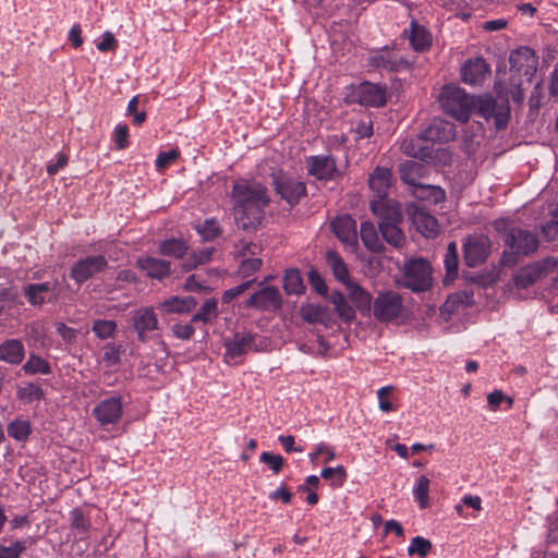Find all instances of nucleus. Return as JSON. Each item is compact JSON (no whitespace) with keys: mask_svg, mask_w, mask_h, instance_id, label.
I'll use <instances>...</instances> for the list:
<instances>
[{"mask_svg":"<svg viewBox=\"0 0 558 558\" xmlns=\"http://www.w3.org/2000/svg\"><path fill=\"white\" fill-rule=\"evenodd\" d=\"M231 197L236 226L243 230H254L260 223L264 208L270 197L265 185L257 181L239 179L234 182Z\"/></svg>","mask_w":558,"mask_h":558,"instance_id":"1","label":"nucleus"},{"mask_svg":"<svg viewBox=\"0 0 558 558\" xmlns=\"http://www.w3.org/2000/svg\"><path fill=\"white\" fill-rule=\"evenodd\" d=\"M372 211L380 218L379 231L381 238L393 247L405 243V235L399 225L402 222L400 205L396 202H372Z\"/></svg>","mask_w":558,"mask_h":558,"instance_id":"2","label":"nucleus"},{"mask_svg":"<svg viewBox=\"0 0 558 558\" xmlns=\"http://www.w3.org/2000/svg\"><path fill=\"white\" fill-rule=\"evenodd\" d=\"M438 100L442 110L448 116L461 122L469 121L472 109L475 106L474 99L464 89L456 85L444 86Z\"/></svg>","mask_w":558,"mask_h":558,"instance_id":"3","label":"nucleus"},{"mask_svg":"<svg viewBox=\"0 0 558 558\" xmlns=\"http://www.w3.org/2000/svg\"><path fill=\"white\" fill-rule=\"evenodd\" d=\"M504 241L508 247L505 251L502 260L505 264H513L512 255L526 256L538 247V239L535 233L527 229L511 227L504 233Z\"/></svg>","mask_w":558,"mask_h":558,"instance_id":"4","label":"nucleus"},{"mask_svg":"<svg viewBox=\"0 0 558 558\" xmlns=\"http://www.w3.org/2000/svg\"><path fill=\"white\" fill-rule=\"evenodd\" d=\"M371 310L374 318L384 324L403 318L405 313L402 295L393 290L379 291Z\"/></svg>","mask_w":558,"mask_h":558,"instance_id":"5","label":"nucleus"},{"mask_svg":"<svg viewBox=\"0 0 558 558\" xmlns=\"http://www.w3.org/2000/svg\"><path fill=\"white\" fill-rule=\"evenodd\" d=\"M402 286L413 292L426 291L432 287V268L423 258L411 259L404 265Z\"/></svg>","mask_w":558,"mask_h":558,"instance_id":"6","label":"nucleus"},{"mask_svg":"<svg viewBox=\"0 0 558 558\" xmlns=\"http://www.w3.org/2000/svg\"><path fill=\"white\" fill-rule=\"evenodd\" d=\"M511 77L523 76L526 83H531L536 73L538 59L529 47H520L513 50L509 57Z\"/></svg>","mask_w":558,"mask_h":558,"instance_id":"7","label":"nucleus"},{"mask_svg":"<svg viewBox=\"0 0 558 558\" xmlns=\"http://www.w3.org/2000/svg\"><path fill=\"white\" fill-rule=\"evenodd\" d=\"M492 243L485 234H472L463 243L464 259L469 267L484 263L490 254Z\"/></svg>","mask_w":558,"mask_h":558,"instance_id":"8","label":"nucleus"},{"mask_svg":"<svg viewBox=\"0 0 558 558\" xmlns=\"http://www.w3.org/2000/svg\"><path fill=\"white\" fill-rule=\"evenodd\" d=\"M107 267L108 260L104 255H89L72 266L70 276L77 284H82L95 275L105 271Z\"/></svg>","mask_w":558,"mask_h":558,"instance_id":"9","label":"nucleus"},{"mask_svg":"<svg viewBox=\"0 0 558 558\" xmlns=\"http://www.w3.org/2000/svg\"><path fill=\"white\" fill-rule=\"evenodd\" d=\"M131 323L137 339L142 342L150 340L151 332L159 329V322L153 307H141L133 311Z\"/></svg>","mask_w":558,"mask_h":558,"instance_id":"10","label":"nucleus"},{"mask_svg":"<svg viewBox=\"0 0 558 558\" xmlns=\"http://www.w3.org/2000/svg\"><path fill=\"white\" fill-rule=\"evenodd\" d=\"M476 112L486 120L494 119V123L499 130L506 128L510 117L508 104H498L492 97H480L476 102Z\"/></svg>","mask_w":558,"mask_h":558,"instance_id":"11","label":"nucleus"},{"mask_svg":"<svg viewBox=\"0 0 558 558\" xmlns=\"http://www.w3.org/2000/svg\"><path fill=\"white\" fill-rule=\"evenodd\" d=\"M282 298L279 290L274 286L263 287L259 291L252 294L245 302L246 307H253L259 311L276 312L281 308Z\"/></svg>","mask_w":558,"mask_h":558,"instance_id":"12","label":"nucleus"},{"mask_svg":"<svg viewBox=\"0 0 558 558\" xmlns=\"http://www.w3.org/2000/svg\"><path fill=\"white\" fill-rule=\"evenodd\" d=\"M272 184L281 198L291 206L298 204L306 193L305 183L290 177H274Z\"/></svg>","mask_w":558,"mask_h":558,"instance_id":"13","label":"nucleus"},{"mask_svg":"<svg viewBox=\"0 0 558 558\" xmlns=\"http://www.w3.org/2000/svg\"><path fill=\"white\" fill-rule=\"evenodd\" d=\"M123 413V403L120 396H113L100 401L93 410V415L100 425L117 424Z\"/></svg>","mask_w":558,"mask_h":558,"instance_id":"14","label":"nucleus"},{"mask_svg":"<svg viewBox=\"0 0 558 558\" xmlns=\"http://www.w3.org/2000/svg\"><path fill=\"white\" fill-rule=\"evenodd\" d=\"M50 292L48 302L54 303L59 298L58 282L29 283L24 287V295L33 306H41L46 301V294Z\"/></svg>","mask_w":558,"mask_h":558,"instance_id":"15","label":"nucleus"},{"mask_svg":"<svg viewBox=\"0 0 558 558\" xmlns=\"http://www.w3.org/2000/svg\"><path fill=\"white\" fill-rule=\"evenodd\" d=\"M489 65L478 57L468 60L461 69L462 81L470 85H481L489 75Z\"/></svg>","mask_w":558,"mask_h":558,"instance_id":"16","label":"nucleus"},{"mask_svg":"<svg viewBox=\"0 0 558 558\" xmlns=\"http://www.w3.org/2000/svg\"><path fill=\"white\" fill-rule=\"evenodd\" d=\"M356 97L361 105L383 107L386 104V87L365 82L357 87Z\"/></svg>","mask_w":558,"mask_h":558,"instance_id":"17","label":"nucleus"},{"mask_svg":"<svg viewBox=\"0 0 558 558\" xmlns=\"http://www.w3.org/2000/svg\"><path fill=\"white\" fill-rule=\"evenodd\" d=\"M300 315L306 323L322 324L326 328L331 327L335 323L330 308L318 304H302Z\"/></svg>","mask_w":558,"mask_h":558,"instance_id":"18","label":"nucleus"},{"mask_svg":"<svg viewBox=\"0 0 558 558\" xmlns=\"http://www.w3.org/2000/svg\"><path fill=\"white\" fill-rule=\"evenodd\" d=\"M432 142L424 135L404 140L401 144L402 151L413 158L427 161L433 157Z\"/></svg>","mask_w":558,"mask_h":558,"instance_id":"19","label":"nucleus"},{"mask_svg":"<svg viewBox=\"0 0 558 558\" xmlns=\"http://www.w3.org/2000/svg\"><path fill=\"white\" fill-rule=\"evenodd\" d=\"M308 173L318 180H331L338 174L336 161L330 156L311 157Z\"/></svg>","mask_w":558,"mask_h":558,"instance_id":"20","label":"nucleus"},{"mask_svg":"<svg viewBox=\"0 0 558 558\" xmlns=\"http://www.w3.org/2000/svg\"><path fill=\"white\" fill-rule=\"evenodd\" d=\"M331 228L341 242L352 246L357 244L356 222L352 217L336 218L331 222Z\"/></svg>","mask_w":558,"mask_h":558,"instance_id":"21","label":"nucleus"},{"mask_svg":"<svg viewBox=\"0 0 558 558\" xmlns=\"http://www.w3.org/2000/svg\"><path fill=\"white\" fill-rule=\"evenodd\" d=\"M368 184L371 190L377 195V202H392L386 199L391 186V172L387 168L377 167L369 175Z\"/></svg>","mask_w":558,"mask_h":558,"instance_id":"22","label":"nucleus"},{"mask_svg":"<svg viewBox=\"0 0 558 558\" xmlns=\"http://www.w3.org/2000/svg\"><path fill=\"white\" fill-rule=\"evenodd\" d=\"M197 301L193 296H170L159 303L163 314H186L196 308Z\"/></svg>","mask_w":558,"mask_h":558,"instance_id":"23","label":"nucleus"},{"mask_svg":"<svg viewBox=\"0 0 558 558\" xmlns=\"http://www.w3.org/2000/svg\"><path fill=\"white\" fill-rule=\"evenodd\" d=\"M399 172L401 180L411 186L430 187V185H425L420 181L424 177L425 167L417 161L408 160L400 163Z\"/></svg>","mask_w":558,"mask_h":558,"instance_id":"24","label":"nucleus"},{"mask_svg":"<svg viewBox=\"0 0 558 558\" xmlns=\"http://www.w3.org/2000/svg\"><path fill=\"white\" fill-rule=\"evenodd\" d=\"M411 216L413 225L423 235L432 238L438 233V222L436 218L429 215L425 209L414 207L411 211Z\"/></svg>","mask_w":558,"mask_h":558,"instance_id":"25","label":"nucleus"},{"mask_svg":"<svg viewBox=\"0 0 558 558\" xmlns=\"http://www.w3.org/2000/svg\"><path fill=\"white\" fill-rule=\"evenodd\" d=\"M254 339V335L250 332L235 333L232 340L226 342L225 357L232 360L245 354L253 345Z\"/></svg>","mask_w":558,"mask_h":558,"instance_id":"26","label":"nucleus"},{"mask_svg":"<svg viewBox=\"0 0 558 558\" xmlns=\"http://www.w3.org/2000/svg\"><path fill=\"white\" fill-rule=\"evenodd\" d=\"M368 63L373 68L383 69L390 72H397L401 69L408 68V62L405 60L389 51H384L371 57Z\"/></svg>","mask_w":558,"mask_h":558,"instance_id":"27","label":"nucleus"},{"mask_svg":"<svg viewBox=\"0 0 558 558\" xmlns=\"http://www.w3.org/2000/svg\"><path fill=\"white\" fill-rule=\"evenodd\" d=\"M424 134L430 142H448L454 138V126L444 120H434Z\"/></svg>","mask_w":558,"mask_h":558,"instance_id":"28","label":"nucleus"},{"mask_svg":"<svg viewBox=\"0 0 558 558\" xmlns=\"http://www.w3.org/2000/svg\"><path fill=\"white\" fill-rule=\"evenodd\" d=\"M361 240L364 246L375 253H379L384 250V244L378 235V232L371 221H364L360 228Z\"/></svg>","mask_w":558,"mask_h":558,"instance_id":"29","label":"nucleus"},{"mask_svg":"<svg viewBox=\"0 0 558 558\" xmlns=\"http://www.w3.org/2000/svg\"><path fill=\"white\" fill-rule=\"evenodd\" d=\"M409 39L415 51H425L432 45L430 34L424 26L417 24L415 21L411 22Z\"/></svg>","mask_w":558,"mask_h":558,"instance_id":"30","label":"nucleus"},{"mask_svg":"<svg viewBox=\"0 0 558 558\" xmlns=\"http://www.w3.org/2000/svg\"><path fill=\"white\" fill-rule=\"evenodd\" d=\"M138 265L146 274L156 279H162L170 274V263L155 257L138 259Z\"/></svg>","mask_w":558,"mask_h":558,"instance_id":"31","label":"nucleus"},{"mask_svg":"<svg viewBox=\"0 0 558 558\" xmlns=\"http://www.w3.org/2000/svg\"><path fill=\"white\" fill-rule=\"evenodd\" d=\"M344 286L347 288L349 299L357 308L371 311L374 300L365 289L352 280L348 281Z\"/></svg>","mask_w":558,"mask_h":558,"instance_id":"32","label":"nucleus"},{"mask_svg":"<svg viewBox=\"0 0 558 558\" xmlns=\"http://www.w3.org/2000/svg\"><path fill=\"white\" fill-rule=\"evenodd\" d=\"M258 250V246L254 243H243L242 245V255L245 257L239 267V272L243 277H248L255 271H257L262 266V259L258 257H246L248 254H255Z\"/></svg>","mask_w":558,"mask_h":558,"instance_id":"33","label":"nucleus"},{"mask_svg":"<svg viewBox=\"0 0 558 558\" xmlns=\"http://www.w3.org/2000/svg\"><path fill=\"white\" fill-rule=\"evenodd\" d=\"M24 347L21 341L12 339L0 344V361L19 364L24 357Z\"/></svg>","mask_w":558,"mask_h":558,"instance_id":"34","label":"nucleus"},{"mask_svg":"<svg viewBox=\"0 0 558 558\" xmlns=\"http://www.w3.org/2000/svg\"><path fill=\"white\" fill-rule=\"evenodd\" d=\"M543 268L537 265H530L520 269L513 277L517 288L525 289L534 284L542 276Z\"/></svg>","mask_w":558,"mask_h":558,"instance_id":"35","label":"nucleus"},{"mask_svg":"<svg viewBox=\"0 0 558 558\" xmlns=\"http://www.w3.org/2000/svg\"><path fill=\"white\" fill-rule=\"evenodd\" d=\"M329 301L333 305L335 312L344 323H351L355 318L353 307L347 302L345 296L341 292H332Z\"/></svg>","mask_w":558,"mask_h":558,"instance_id":"36","label":"nucleus"},{"mask_svg":"<svg viewBox=\"0 0 558 558\" xmlns=\"http://www.w3.org/2000/svg\"><path fill=\"white\" fill-rule=\"evenodd\" d=\"M326 262L330 269L332 270L337 280H339L343 284L351 280L347 265L337 252L328 251L326 253Z\"/></svg>","mask_w":558,"mask_h":558,"instance_id":"37","label":"nucleus"},{"mask_svg":"<svg viewBox=\"0 0 558 558\" xmlns=\"http://www.w3.org/2000/svg\"><path fill=\"white\" fill-rule=\"evenodd\" d=\"M218 302L216 299H208L201 306L199 311L192 316V323H210L218 316Z\"/></svg>","mask_w":558,"mask_h":558,"instance_id":"38","label":"nucleus"},{"mask_svg":"<svg viewBox=\"0 0 558 558\" xmlns=\"http://www.w3.org/2000/svg\"><path fill=\"white\" fill-rule=\"evenodd\" d=\"M283 289L288 294H301L305 287L301 274L296 269H289L283 277Z\"/></svg>","mask_w":558,"mask_h":558,"instance_id":"39","label":"nucleus"},{"mask_svg":"<svg viewBox=\"0 0 558 558\" xmlns=\"http://www.w3.org/2000/svg\"><path fill=\"white\" fill-rule=\"evenodd\" d=\"M429 480L425 475L418 476L416 485L413 489V495L421 509H426L429 506Z\"/></svg>","mask_w":558,"mask_h":558,"instance_id":"40","label":"nucleus"},{"mask_svg":"<svg viewBox=\"0 0 558 558\" xmlns=\"http://www.w3.org/2000/svg\"><path fill=\"white\" fill-rule=\"evenodd\" d=\"M8 434L17 441H24L31 434V424L27 420L16 418L8 425Z\"/></svg>","mask_w":558,"mask_h":558,"instance_id":"41","label":"nucleus"},{"mask_svg":"<svg viewBox=\"0 0 558 558\" xmlns=\"http://www.w3.org/2000/svg\"><path fill=\"white\" fill-rule=\"evenodd\" d=\"M16 396L20 400L32 403L39 401L44 397V391L38 385L28 383L17 388Z\"/></svg>","mask_w":558,"mask_h":558,"instance_id":"42","label":"nucleus"},{"mask_svg":"<svg viewBox=\"0 0 558 558\" xmlns=\"http://www.w3.org/2000/svg\"><path fill=\"white\" fill-rule=\"evenodd\" d=\"M187 246L182 240L171 239L160 244V253L172 257H182L186 253Z\"/></svg>","mask_w":558,"mask_h":558,"instance_id":"43","label":"nucleus"},{"mask_svg":"<svg viewBox=\"0 0 558 558\" xmlns=\"http://www.w3.org/2000/svg\"><path fill=\"white\" fill-rule=\"evenodd\" d=\"M432 548L433 545L429 539L423 536H415L411 539L408 554L409 556L417 555L421 558H425L430 553Z\"/></svg>","mask_w":558,"mask_h":558,"instance_id":"44","label":"nucleus"},{"mask_svg":"<svg viewBox=\"0 0 558 558\" xmlns=\"http://www.w3.org/2000/svg\"><path fill=\"white\" fill-rule=\"evenodd\" d=\"M23 369L26 374H49L50 366L49 364L41 357L36 355H31L27 362L23 365Z\"/></svg>","mask_w":558,"mask_h":558,"instance_id":"45","label":"nucleus"},{"mask_svg":"<svg viewBox=\"0 0 558 558\" xmlns=\"http://www.w3.org/2000/svg\"><path fill=\"white\" fill-rule=\"evenodd\" d=\"M92 329L100 339H107L114 335L117 324L114 320L98 319L94 322Z\"/></svg>","mask_w":558,"mask_h":558,"instance_id":"46","label":"nucleus"},{"mask_svg":"<svg viewBox=\"0 0 558 558\" xmlns=\"http://www.w3.org/2000/svg\"><path fill=\"white\" fill-rule=\"evenodd\" d=\"M25 549V541H16L9 546L0 544V558H20Z\"/></svg>","mask_w":558,"mask_h":558,"instance_id":"47","label":"nucleus"},{"mask_svg":"<svg viewBox=\"0 0 558 558\" xmlns=\"http://www.w3.org/2000/svg\"><path fill=\"white\" fill-rule=\"evenodd\" d=\"M71 526L80 533H86L90 523L81 509L75 508L70 513Z\"/></svg>","mask_w":558,"mask_h":558,"instance_id":"48","label":"nucleus"},{"mask_svg":"<svg viewBox=\"0 0 558 558\" xmlns=\"http://www.w3.org/2000/svg\"><path fill=\"white\" fill-rule=\"evenodd\" d=\"M445 267L448 275H456L458 270V254H457V245L454 242H451L447 246V253L445 256Z\"/></svg>","mask_w":558,"mask_h":558,"instance_id":"49","label":"nucleus"},{"mask_svg":"<svg viewBox=\"0 0 558 558\" xmlns=\"http://www.w3.org/2000/svg\"><path fill=\"white\" fill-rule=\"evenodd\" d=\"M259 459L260 462L267 464L275 474L280 473L284 464V459L280 454H275L267 451L263 452Z\"/></svg>","mask_w":558,"mask_h":558,"instance_id":"50","label":"nucleus"},{"mask_svg":"<svg viewBox=\"0 0 558 558\" xmlns=\"http://www.w3.org/2000/svg\"><path fill=\"white\" fill-rule=\"evenodd\" d=\"M320 476L324 480H330L333 476L337 477L336 486L340 487L343 485L345 478H347V470L342 465H338L336 468H325L320 472Z\"/></svg>","mask_w":558,"mask_h":558,"instance_id":"51","label":"nucleus"},{"mask_svg":"<svg viewBox=\"0 0 558 558\" xmlns=\"http://www.w3.org/2000/svg\"><path fill=\"white\" fill-rule=\"evenodd\" d=\"M211 254V248L202 250L197 254H193L186 259L185 267L187 269H192L194 267H197L198 265L205 264L210 259Z\"/></svg>","mask_w":558,"mask_h":558,"instance_id":"52","label":"nucleus"},{"mask_svg":"<svg viewBox=\"0 0 558 558\" xmlns=\"http://www.w3.org/2000/svg\"><path fill=\"white\" fill-rule=\"evenodd\" d=\"M392 391H393L392 386L381 387L377 391V397H378V401H379L378 407L383 412H391L395 410L392 403L388 400V397Z\"/></svg>","mask_w":558,"mask_h":558,"instance_id":"53","label":"nucleus"},{"mask_svg":"<svg viewBox=\"0 0 558 558\" xmlns=\"http://www.w3.org/2000/svg\"><path fill=\"white\" fill-rule=\"evenodd\" d=\"M121 347L109 343L104 348V361L109 365H116L120 362Z\"/></svg>","mask_w":558,"mask_h":558,"instance_id":"54","label":"nucleus"},{"mask_svg":"<svg viewBox=\"0 0 558 558\" xmlns=\"http://www.w3.org/2000/svg\"><path fill=\"white\" fill-rule=\"evenodd\" d=\"M180 156L178 149H171L168 151H162L157 156L156 167L158 170L165 169L170 163L174 162Z\"/></svg>","mask_w":558,"mask_h":558,"instance_id":"55","label":"nucleus"},{"mask_svg":"<svg viewBox=\"0 0 558 558\" xmlns=\"http://www.w3.org/2000/svg\"><path fill=\"white\" fill-rule=\"evenodd\" d=\"M252 282H253V280H248V281H245L234 288L226 290L221 298L222 302H225V303L231 302L238 295H240L244 291H246L251 287Z\"/></svg>","mask_w":558,"mask_h":558,"instance_id":"56","label":"nucleus"},{"mask_svg":"<svg viewBox=\"0 0 558 558\" xmlns=\"http://www.w3.org/2000/svg\"><path fill=\"white\" fill-rule=\"evenodd\" d=\"M117 47L118 41L110 32H105L101 40L97 44V49L101 52L114 51Z\"/></svg>","mask_w":558,"mask_h":558,"instance_id":"57","label":"nucleus"},{"mask_svg":"<svg viewBox=\"0 0 558 558\" xmlns=\"http://www.w3.org/2000/svg\"><path fill=\"white\" fill-rule=\"evenodd\" d=\"M129 129L125 124H118L114 129V143L118 149H123L128 146Z\"/></svg>","mask_w":558,"mask_h":558,"instance_id":"58","label":"nucleus"},{"mask_svg":"<svg viewBox=\"0 0 558 558\" xmlns=\"http://www.w3.org/2000/svg\"><path fill=\"white\" fill-rule=\"evenodd\" d=\"M172 332L178 339L189 340L194 335V327L192 324H174Z\"/></svg>","mask_w":558,"mask_h":558,"instance_id":"59","label":"nucleus"},{"mask_svg":"<svg viewBox=\"0 0 558 558\" xmlns=\"http://www.w3.org/2000/svg\"><path fill=\"white\" fill-rule=\"evenodd\" d=\"M269 498L274 501L281 500L283 504H289L292 499V494L286 485H282L277 490L270 493Z\"/></svg>","mask_w":558,"mask_h":558,"instance_id":"60","label":"nucleus"},{"mask_svg":"<svg viewBox=\"0 0 558 558\" xmlns=\"http://www.w3.org/2000/svg\"><path fill=\"white\" fill-rule=\"evenodd\" d=\"M542 232L548 241L558 239V220H551L542 227Z\"/></svg>","mask_w":558,"mask_h":558,"instance_id":"61","label":"nucleus"},{"mask_svg":"<svg viewBox=\"0 0 558 558\" xmlns=\"http://www.w3.org/2000/svg\"><path fill=\"white\" fill-rule=\"evenodd\" d=\"M57 331L66 342H73L76 339V330L63 323L57 325Z\"/></svg>","mask_w":558,"mask_h":558,"instance_id":"62","label":"nucleus"},{"mask_svg":"<svg viewBox=\"0 0 558 558\" xmlns=\"http://www.w3.org/2000/svg\"><path fill=\"white\" fill-rule=\"evenodd\" d=\"M68 156L65 154H59L57 157L56 163H49L47 167V172L50 175L56 174L60 169L66 166L68 163Z\"/></svg>","mask_w":558,"mask_h":558,"instance_id":"63","label":"nucleus"},{"mask_svg":"<svg viewBox=\"0 0 558 558\" xmlns=\"http://www.w3.org/2000/svg\"><path fill=\"white\" fill-rule=\"evenodd\" d=\"M205 240L213 239L218 235L219 228L214 221H206L204 228L199 231Z\"/></svg>","mask_w":558,"mask_h":558,"instance_id":"64","label":"nucleus"}]
</instances>
